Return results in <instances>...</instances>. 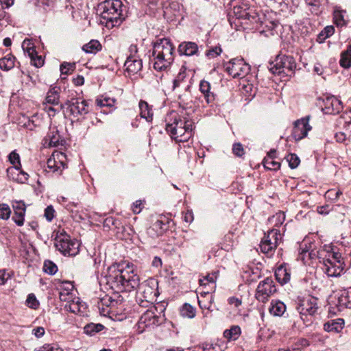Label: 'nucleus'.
I'll return each mask as SVG.
<instances>
[{
  "label": "nucleus",
  "instance_id": "nucleus-26",
  "mask_svg": "<svg viewBox=\"0 0 351 351\" xmlns=\"http://www.w3.org/2000/svg\"><path fill=\"white\" fill-rule=\"evenodd\" d=\"M45 141H49L51 147H57L62 143V138L56 128H50L49 131L45 137Z\"/></svg>",
  "mask_w": 351,
  "mask_h": 351
},
{
  "label": "nucleus",
  "instance_id": "nucleus-31",
  "mask_svg": "<svg viewBox=\"0 0 351 351\" xmlns=\"http://www.w3.org/2000/svg\"><path fill=\"white\" fill-rule=\"evenodd\" d=\"M199 90L203 94L207 104H210L215 100V96L210 91V85L208 82L205 80L201 81L199 84Z\"/></svg>",
  "mask_w": 351,
  "mask_h": 351
},
{
  "label": "nucleus",
  "instance_id": "nucleus-42",
  "mask_svg": "<svg viewBox=\"0 0 351 351\" xmlns=\"http://www.w3.org/2000/svg\"><path fill=\"white\" fill-rule=\"evenodd\" d=\"M186 77V69L184 66H182L178 74L176 77V78L173 80V88L175 89L177 87H179L181 84L184 82V80Z\"/></svg>",
  "mask_w": 351,
  "mask_h": 351
},
{
  "label": "nucleus",
  "instance_id": "nucleus-23",
  "mask_svg": "<svg viewBox=\"0 0 351 351\" xmlns=\"http://www.w3.org/2000/svg\"><path fill=\"white\" fill-rule=\"evenodd\" d=\"M219 271H214L211 274H208L204 278L199 280V284L201 286H208L207 293L210 291H214L216 287L215 282L218 278Z\"/></svg>",
  "mask_w": 351,
  "mask_h": 351
},
{
  "label": "nucleus",
  "instance_id": "nucleus-11",
  "mask_svg": "<svg viewBox=\"0 0 351 351\" xmlns=\"http://www.w3.org/2000/svg\"><path fill=\"white\" fill-rule=\"evenodd\" d=\"M276 291V286L272 278H266L259 282L255 296L259 302L265 303Z\"/></svg>",
  "mask_w": 351,
  "mask_h": 351
},
{
  "label": "nucleus",
  "instance_id": "nucleus-13",
  "mask_svg": "<svg viewBox=\"0 0 351 351\" xmlns=\"http://www.w3.org/2000/svg\"><path fill=\"white\" fill-rule=\"evenodd\" d=\"M67 158L64 153L54 152L47 162V167L53 172L61 174L62 171L67 167Z\"/></svg>",
  "mask_w": 351,
  "mask_h": 351
},
{
  "label": "nucleus",
  "instance_id": "nucleus-19",
  "mask_svg": "<svg viewBox=\"0 0 351 351\" xmlns=\"http://www.w3.org/2000/svg\"><path fill=\"white\" fill-rule=\"evenodd\" d=\"M322 269L329 277L339 276L343 269V263L337 261V263L329 261H323Z\"/></svg>",
  "mask_w": 351,
  "mask_h": 351
},
{
  "label": "nucleus",
  "instance_id": "nucleus-7",
  "mask_svg": "<svg viewBox=\"0 0 351 351\" xmlns=\"http://www.w3.org/2000/svg\"><path fill=\"white\" fill-rule=\"evenodd\" d=\"M136 298L140 306L147 307L155 301L156 291L152 280H145L142 283L138 282Z\"/></svg>",
  "mask_w": 351,
  "mask_h": 351
},
{
  "label": "nucleus",
  "instance_id": "nucleus-38",
  "mask_svg": "<svg viewBox=\"0 0 351 351\" xmlns=\"http://www.w3.org/2000/svg\"><path fill=\"white\" fill-rule=\"evenodd\" d=\"M15 58L12 55H8L0 59V69L9 71L14 66Z\"/></svg>",
  "mask_w": 351,
  "mask_h": 351
},
{
  "label": "nucleus",
  "instance_id": "nucleus-55",
  "mask_svg": "<svg viewBox=\"0 0 351 351\" xmlns=\"http://www.w3.org/2000/svg\"><path fill=\"white\" fill-rule=\"evenodd\" d=\"M11 213V210L9 206L6 204H0V219L6 220L9 219Z\"/></svg>",
  "mask_w": 351,
  "mask_h": 351
},
{
  "label": "nucleus",
  "instance_id": "nucleus-28",
  "mask_svg": "<svg viewBox=\"0 0 351 351\" xmlns=\"http://www.w3.org/2000/svg\"><path fill=\"white\" fill-rule=\"evenodd\" d=\"M275 276L276 280L280 284H286L291 279V274L289 269L285 266H280L275 271Z\"/></svg>",
  "mask_w": 351,
  "mask_h": 351
},
{
  "label": "nucleus",
  "instance_id": "nucleus-62",
  "mask_svg": "<svg viewBox=\"0 0 351 351\" xmlns=\"http://www.w3.org/2000/svg\"><path fill=\"white\" fill-rule=\"evenodd\" d=\"M221 52H222V49H221V47H215L207 51L206 56L209 58H214L218 56L219 55H220Z\"/></svg>",
  "mask_w": 351,
  "mask_h": 351
},
{
  "label": "nucleus",
  "instance_id": "nucleus-51",
  "mask_svg": "<svg viewBox=\"0 0 351 351\" xmlns=\"http://www.w3.org/2000/svg\"><path fill=\"white\" fill-rule=\"evenodd\" d=\"M333 19L337 26L342 27L346 25L344 13L342 11L335 10L333 14Z\"/></svg>",
  "mask_w": 351,
  "mask_h": 351
},
{
  "label": "nucleus",
  "instance_id": "nucleus-45",
  "mask_svg": "<svg viewBox=\"0 0 351 351\" xmlns=\"http://www.w3.org/2000/svg\"><path fill=\"white\" fill-rule=\"evenodd\" d=\"M305 2L312 14L317 15L320 12V0H305Z\"/></svg>",
  "mask_w": 351,
  "mask_h": 351
},
{
  "label": "nucleus",
  "instance_id": "nucleus-3",
  "mask_svg": "<svg viewBox=\"0 0 351 351\" xmlns=\"http://www.w3.org/2000/svg\"><path fill=\"white\" fill-rule=\"evenodd\" d=\"M154 69L166 70L174 60V46L170 39L164 38L157 40L153 48Z\"/></svg>",
  "mask_w": 351,
  "mask_h": 351
},
{
  "label": "nucleus",
  "instance_id": "nucleus-21",
  "mask_svg": "<svg viewBox=\"0 0 351 351\" xmlns=\"http://www.w3.org/2000/svg\"><path fill=\"white\" fill-rule=\"evenodd\" d=\"M178 51L180 56H198L199 47L194 42H182L179 45Z\"/></svg>",
  "mask_w": 351,
  "mask_h": 351
},
{
  "label": "nucleus",
  "instance_id": "nucleus-10",
  "mask_svg": "<svg viewBox=\"0 0 351 351\" xmlns=\"http://www.w3.org/2000/svg\"><path fill=\"white\" fill-rule=\"evenodd\" d=\"M281 240V234L277 229H271L265 234L260 243V249L263 253H272Z\"/></svg>",
  "mask_w": 351,
  "mask_h": 351
},
{
  "label": "nucleus",
  "instance_id": "nucleus-5",
  "mask_svg": "<svg viewBox=\"0 0 351 351\" xmlns=\"http://www.w3.org/2000/svg\"><path fill=\"white\" fill-rule=\"evenodd\" d=\"M158 313V307L155 306H152L147 309L141 316L135 326L136 332L141 334L147 329L154 328L155 326L160 325L163 319L160 315L157 314Z\"/></svg>",
  "mask_w": 351,
  "mask_h": 351
},
{
  "label": "nucleus",
  "instance_id": "nucleus-35",
  "mask_svg": "<svg viewBox=\"0 0 351 351\" xmlns=\"http://www.w3.org/2000/svg\"><path fill=\"white\" fill-rule=\"evenodd\" d=\"M101 324L89 323L84 327V332L89 336H95L104 329Z\"/></svg>",
  "mask_w": 351,
  "mask_h": 351
},
{
  "label": "nucleus",
  "instance_id": "nucleus-25",
  "mask_svg": "<svg viewBox=\"0 0 351 351\" xmlns=\"http://www.w3.org/2000/svg\"><path fill=\"white\" fill-rule=\"evenodd\" d=\"M66 308L73 313L82 315L86 312V305L77 298L76 300H72L69 302V304L66 306Z\"/></svg>",
  "mask_w": 351,
  "mask_h": 351
},
{
  "label": "nucleus",
  "instance_id": "nucleus-52",
  "mask_svg": "<svg viewBox=\"0 0 351 351\" xmlns=\"http://www.w3.org/2000/svg\"><path fill=\"white\" fill-rule=\"evenodd\" d=\"M286 159L291 169L296 168L300 162L299 157L295 154H289L286 157Z\"/></svg>",
  "mask_w": 351,
  "mask_h": 351
},
{
  "label": "nucleus",
  "instance_id": "nucleus-30",
  "mask_svg": "<svg viewBox=\"0 0 351 351\" xmlns=\"http://www.w3.org/2000/svg\"><path fill=\"white\" fill-rule=\"evenodd\" d=\"M60 88L53 87L51 88L47 94L45 98V103L47 104H51L52 106H58L60 102Z\"/></svg>",
  "mask_w": 351,
  "mask_h": 351
},
{
  "label": "nucleus",
  "instance_id": "nucleus-12",
  "mask_svg": "<svg viewBox=\"0 0 351 351\" xmlns=\"http://www.w3.org/2000/svg\"><path fill=\"white\" fill-rule=\"evenodd\" d=\"M67 106V112L70 113L73 118H78L88 113V106L85 100L80 98H72L65 103Z\"/></svg>",
  "mask_w": 351,
  "mask_h": 351
},
{
  "label": "nucleus",
  "instance_id": "nucleus-40",
  "mask_svg": "<svg viewBox=\"0 0 351 351\" xmlns=\"http://www.w3.org/2000/svg\"><path fill=\"white\" fill-rule=\"evenodd\" d=\"M180 315L183 317H186L189 319H192L195 317L196 314L195 308L191 305L190 304L185 303L183 304V306L180 308Z\"/></svg>",
  "mask_w": 351,
  "mask_h": 351
},
{
  "label": "nucleus",
  "instance_id": "nucleus-56",
  "mask_svg": "<svg viewBox=\"0 0 351 351\" xmlns=\"http://www.w3.org/2000/svg\"><path fill=\"white\" fill-rule=\"evenodd\" d=\"M9 161L15 166L21 167L20 156L16 151H12L8 156Z\"/></svg>",
  "mask_w": 351,
  "mask_h": 351
},
{
  "label": "nucleus",
  "instance_id": "nucleus-64",
  "mask_svg": "<svg viewBox=\"0 0 351 351\" xmlns=\"http://www.w3.org/2000/svg\"><path fill=\"white\" fill-rule=\"evenodd\" d=\"M202 351H220V348L217 344L206 343L202 345Z\"/></svg>",
  "mask_w": 351,
  "mask_h": 351
},
{
  "label": "nucleus",
  "instance_id": "nucleus-24",
  "mask_svg": "<svg viewBox=\"0 0 351 351\" xmlns=\"http://www.w3.org/2000/svg\"><path fill=\"white\" fill-rule=\"evenodd\" d=\"M286 311V305L280 300H272L269 307V312L276 317H281Z\"/></svg>",
  "mask_w": 351,
  "mask_h": 351
},
{
  "label": "nucleus",
  "instance_id": "nucleus-16",
  "mask_svg": "<svg viewBox=\"0 0 351 351\" xmlns=\"http://www.w3.org/2000/svg\"><path fill=\"white\" fill-rule=\"evenodd\" d=\"M342 109L343 106L341 100L335 96L327 97L324 100V107L322 110L325 114H338Z\"/></svg>",
  "mask_w": 351,
  "mask_h": 351
},
{
  "label": "nucleus",
  "instance_id": "nucleus-8",
  "mask_svg": "<svg viewBox=\"0 0 351 351\" xmlns=\"http://www.w3.org/2000/svg\"><path fill=\"white\" fill-rule=\"evenodd\" d=\"M225 71L233 78H243L250 71V66L243 58H233L223 64Z\"/></svg>",
  "mask_w": 351,
  "mask_h": 351
},
{
  "label": "nucleus",
  "instance_id": "nucleus-43",
  "mask_svg": "<svg viewBox=\"0 0 351 351\" xmlns=\"http://www.w3.org/2000/svg\"><path fill=\"white\" fill-rule=\"evenodd\" d=\"M22 48L29 57L36 55L35 46L33 42L29 39H25L22 43Z\"/></svg>",
  "mask_w": 351,
  "mask_h": 351
},
{
  "label": "nucleus",
  "instance_id": "nucleus-6",
  "mask_svg": "<svg viewBox=\"0 0 351 351\" xmlns=\"http://www.w3.org/2000/svg\"><path fill=\"white\" fill-rule=\"evenodd\" d=\"M56 248L64 256H73L78 254L80 244L65 232H58L55 238Z\"/></svg>",
  "mask_w": 351,
  "mask_h": 351
},
{
  "label": "nucleus",
  "instance_id": "nucleus-39",
  "mask_svg": "<svg viewBox=\"0 0 351 351\" xmlns=\"http://www.w3.org/2000/svg\"><path fill=\"white\" fill-rule=\"evenodd\" d=\"M246 15L247 17L245 20L251 23L259 24L262 23L258 11L254 7L248 5Z\"/></svg>",
  "mask_w": 351,
  "mask_h": 351
},
{
  "label": "nucleus",
  "instance_id": "nucleus-59",
  "mask_svg": "<svg viewBox=\"0 0 351 351\" xmlns=\"http://www.w3.org/2000/svg\"><path fill=\"white\" fill-rule=\"evenodd\" d=\"M31 60V62L36 67H40L44 64V60L43 59L41 56H38L37 52L36 51V55H33L29 57Z\"/></svg>",
  "mask_w": 351,
  "mask_h": 351
},
{
  "label": "nucleus",
  "instance_id": "nucleus-33",
  "mask_svg": "<svg viewBox=\"0 0 351 351\" xmlns=\"http://www.w3.org/2000/svg\"><path fill=\"white\" fill-rule=\"evenodd\" d=\"M338 125L348 133H351V111L343 112L339 118Z\"/></svg>",
  "mask_w": 351,
  "mask_h": 351
},
{
  "label": "nucleus",
  "instance_id": "nucleus-53",
  "mask_svg": "<svg viewBox=\"0 0 351 351\" xmlns=\"http://www.w3.org/2000/svg\"><path fill=\"white\" fill-rule=\"evenodd\" d=\"M27 306L32 309H37L39 306V302L33 293L28 295L26 300Z\"/></svg>",
  "mask_w": 351,
  "mask_h": 351
},
{
  "label": "nucleus",
  "instance_id": "nucleus-44",
  "mask_svg": "<svg viewBox=\"0 0 351 351\" xmlns=\"http://www.w3.org/2000/svg\"><path fill=\"white\" fill-rule=\"evenodd\" d=\"M263 164L265 168L269 170H278L280 167V163L271 158H265Z\"/></svg>",
  "mask_w": 351,
  "mask_h": 351
},
{
  "label": "nucleus",
  "instance_id": "nucleus-41",
  "mask_svg": "<svg viewBox=\"0 0 351 351\" xmlns=\"http://www.w3.org/2000/svg\"><path fill=\"white\" fill-rule=\"evenodd\" d=\"M248 10V5L243 3L238 6L234 8V14L239 19L245 20L247 17V11Z\"/></svg>",
  "mask_w": 351,
  "mask_h": 351
},
{
  "label": "nucleus",
  "instance_id": "nucleus-17",
  "mask_svg": "<svg viewBox=\"0 0 351 351\" xmlns=\"http://www.w3.org/2000/svg\"><path fill=\"white\" fill-rule=\"evenodd\" d=\"M124 67L125 71L129 75H135L142 69V60L136 55H130L125 62Z\"/></svg>",
  "mask_w": 351,
  "mask_h": 351
},
{
  "label": "nucleus",
  "instance_id": "nucleus-49",
  "mask_svg": "<svg viewBox=\"0 0 351 351\" xmlns=\"http://www.w3.org/2000/svg\"><path fill=\"white\" fill-rule=\"evenodd\" d=\"M204 293L206 295L204 298L206 299V301H204L203 300H198V303L202 309L210 310L212 306V302L213 301V297L212 295H210L206 292Z\"/></svg>",
  "mask_w": 351,
  "mask_h": 351
},
{
  "label": "nucleus",
  "instance_id": "nucleus-32",
  "mask_svg": "<svg viewBox=\"0 0 351 351\" xmlns=\"http://www.w3.org/2000/svg\"><path fill=\"white\" fill-rule=\"evenodd\" d=\"M338 125L348 133H351V111L343 112L339 118Z\"/></svg>",
  "mask_w": 351,
  "mask_h": 351
},
{
  "label": "nucleus",
  "instance_id": "nucleus-1",
  "mask_svg": "<svg viewBox=\"0 0 351 351\" xmlns=\"http://www.w3.org/2000/svg\"><path fill=\"white\" fill-rule=\"evenodd\" d=\"M138 280L134 265L130 263L113 265L107 276V283L117 291H131L138 285Z\"/></svg>",
  "mask_w": 351,
  "mask_h": 351
},
{
  "label": "nucleus",
  "instance_id": "nucleus-57",
  "mask_svg": "<svg viewBox=\"0 0 351 351\" xmlns=\"http://www.w3.org/2000/svg\"><path fill=\"white\" fill-rule=\"evenodd\" d=\"M342 194L340 190L330 189L326 193V197L332 201L337 200L339 196Z\"/></svg>",
  "mask_w": 351,
  "mask_h": 351
},
{
  "label": "nucleus",
  "instance_id": "nucleus-37",
  "mask_svg": "<svg viewBox=\"0 0 351 351\" xmlns=\"http://www.w3.org/2000/svg\"><path fill=\"white\" fill-rule=\"evenodd\" d=\"M241 333V328L239 326H232L230 329L223 332V336L228 340H237Z\"/></svg>",
  "mask_w": 351,
  "mask_h": 351
},
{
  "label": "nucleus",
  "instance_id": "nucleus-27",
  "mask_svg": "<svg viewBox=\"0 0 351 351\" xmlns=\"http://www.w3.org/2000/svg\"><path fill=\"white\" fill-rule=\"evenodd\" d=\"M344 320L341 318L330 320L324 325V329L327 332H339L344 326Z\"/></svg>",
  "mask_w": 351,
  "mask_h": 351
},
{
  "label": "nucleus",
  "instance_id": "nucleus-61",
  "mask_svg": "<svg viewBox=\"0 0 351 351\" xmlns=\"http://www.w3.org/2000/svg\"><path fill=\"white\" fill-rule=\"evenodd\" d=\"M232 152L234 155L239 157H241L245 154L243 145L239 143L233 145Z\"/></svg>",
  "mask_w": 351,
  "mask_h": 351
},
{
  "label": "nucleus",
  "instance_id": "nucleus-48",
  "mask_svg": "<svg viewBox=\"0 0 351 351\" xmlns=\"http://www.w3.org/2000/svg\"><path fill=\"white\" fill-rule=\"evenodd\" d=\"M350 136L351 133H348L346 130L338 132L335 135V137L337 142L344 144H348V143L350 141Z\"/></svg>",
  "mask_w": 351,
  "mask_h": 351
},
{
  "label": "nucleus",
  "instance_id": "nucleus-14",
  "mask_svg": "<svg viewBox=\"0 0 351 351\" xmlns=\"http://www.w3.org/2000/svg\"><path fill=\"white\" fill-rule=\"evenodd\" d=\"M298 310L302 315H314L317 308V298L312 296L307 295L300 300L298 304Z\"/></svg>",
  "mask_w": 351,
  "mask_h": 351
},
{
  "label": "nucleus",
  "instance_id": "nucleus-20",
  "mask_svg": "<svg viewBox=\"0 0 351 351\" xmlns=\"http://www.w3.org/2000/svg\"><path fill=\"white\" fill-rule=\"evenodd\" d=\"M318 256V252L315 250H309L306 244L301 245L299 250L298 258L301 260L304 265H311L313 260H315Z\"/></svg>",
  "mask_w": 351,
  "mask_h": 351
},
{
  "label": "nucleus",
  "instance_id": "nucleus-2",
  "mask_svg": "<svg viewBox=\"0 0 351 351\" xmlns=\"http://www.w3.org/2000/svg\"><path fill=\"white\" fill-rule=\"evenodd\" d=\"M193 122L183 119L175 112L166 117V130L171 138L177 142H186L192 136Z\"/></svg>",
  "mask_w": 351,
  "mask_h": 351
},
{
  "label": "nucleus",
  "instance_id": "nucleus-46",
  "mask_svg": "<svg viewBox=\"0 0 351 351\" xmlns=\"http://www.w3.org/2000/svg\"><path fill=\"white\" fill-rule=\"evenodd\" d=\"M335 32V28L332 25L326 26L324 29L318 34V40L319 42H323L327 38L332 36Z\"/></svg>",
  "mask_w": 351,
  "mask_h": 351
},
{
  "label": "nucleus",
  "instance_id": "nucleus-4",
  "mask_svg": "<svg viewBox=\"0 0 351 351\" xmlns=\"http://www.w3.org/2000/svg\"><path fill=\"white\" fill-rule=\"evenodd\" d=\"M123 3L120 0H106L99 5L101 23L111 29L121 25L124 19Z\"/></svg>",
  "mask_w": 351,
  "mask_h": 351
},
{
  "label": "nucleus",
  "instance_id": "nucleus-36",
  "mask_svg": "<svg viewBox=\"0 0 351 351\" xmlns=\"http://www.w3.org/2000/svg\"><path fill=\"white\" fill-rule=\"evenodd\" d=\"M339 64L345 69L351 66V45H348L347 49L341 52Z\"/></svg>",
  "mask_w": 351,
  "mask_h": 351
},
{
  "label": "nucleus",
  "instance_id": "nucleus-18",
  "mask_svg": "<svg viewBox=\"0 0 351 351\" xmlns=\"http://www.w3.org/2000/svg\"><path fill=\"white\" fill-rule=\"evenodd\" d=\"M12 208L14 210L12 220L17 226H23L25 221V215L26 211L25 202L23 201H14L12 202Z\"/></svg>",
  "mask_w": 351,
  "mask_h": 351
},
{
  "label": "nucleus",
  "instance_id": "nucleus-47",
  "mask_svg": "<svg viewBox=\"0 0 351 351\" xmlns=\"http://www.w3.org/2000/svg\"><path fill=\"white\" fill-rule=\"evenodd\" d=\"M43 270L46 274H48L49 275H54L57 271L58 267L55 263H53L51 261H45L44 262Z\"/></svg>",
  "mask_w": 351,
  "mask_h": 351
},
{
  "label": "nucleus",
  "instance_id": "nucleus-50",
  "mask_svg": "<svg viewBox=\"0 0 351 351\" xmlns=\"http://www.w3.org/2000/svg\"><path fill=\"white\" fill-rule=\"evenodd\" d=\"M114 103L115 99L108 97H101L96 99V104L99 107H112L114 105Z\"/></svg>",
  "mask_w": 351,
  "mask_h": 351
},
{
  "label": "nucleus",
  "instance_id": "nucleus-58",
  "mask_svg": "<svg viewBox=\"0 0 351 351\" xmlns=\"http://www.w3.org/2000/svg\"><path fill=\"white\" fill-rule=\"evenodd\" d=\"M75 64L69 62H63L60 65V72L62 74L68 75L70 71L74 70Z\"/></svg>",
  "mask_w": 351,
  "mask_h": 351
},
{
  "label": "nucleus",
  "instance_id": "nucleus-63",
  "mask_svg": "<svg viewBox=\"0 0 351 351\" xmlns=\"http://www.w3.org/2000/svg\"><path fill=\"white\" fill-rule=\"evenodd\" d=\"M228 302L230 305L236 308L238 311H240L239 307L242 304V300L241 298L236 297H230L228 299Z\"/></svg>",
  "mask_w": 351,
  "mask_h": 351
},
{
  "label": "nucleus",
  "instance_id": "nucleus-29",
  "mask_svg": "<svg viewBox=\"0 0 351 351\" xmlns=\"http://www.w3.org/2000/svg\"><path fill=\"white\" fill-rule=\"evenodd\" d=\"M140 110V116L145 119L147 121L151 122L153 119V112L152 106L143 100H141L138 104Z\"/></svg>",
  "mask_w": 351,
  "mask_h": 351
},
{
  "label": "nucleus",
  "instance_id": "nucleus-54",
  "mask_svg": "<svg viewBox=\"0 0 351 351\" xmlns=\"http://www.w3.org/2000/svg\"><path fill=\"white\" fill-rule=\"evenodd\" d=\"M285 219V213L282 212H279L277 213L275 215L272 216V217L269 219V221L271 223H275L274 226H279L283 223Z\"/></svg>",
  "mask_w": 351,
  "mask_h": 351
},
{
  "label": "nucleus",
  "instance_id": "nucleus-34",
  "mask_svg": "<svg viewBox=\"0 0 351 351\" xmlns=\"http://www.w3.org/2000/svg\"><path fill=\"white\" fill-rule=\"evenodd\" d=\"M102 49V46L101 43L97 40H91L87 44H85L82 47V49L86 53H93L95 54L97 52L100 51Z\"/></svg>",
  "mask_w": 351,
  "mask_h": 351
},
{
  "label": "nucleus",
  "instance_id": "nucleus-15",
  "mask_svg": "<svg viewBox=\"0 0 351 351\" xmlns=\"http://www.w3.org/2000/svg\"><path fill=\"white\" fill-rule=\"evenodd\" d=\"M308 122V117L295 121L292 136L295 141H300L307 136L308 132L312 128Z\"/></svg>",
  "mask_w": 351,
  "mask_h": 351
},
{
  "label": "nucleus",
  "instance_id": "nucleus-22",
  "mask_svg": "<svg viewBox=\"0 0 351 351\" xmlns=\"http://www.w3.org/2000/svg\"><path fill=\"white\" fill-rule=\"evenodd\" d=\"M8 176L20 183H25L27 180L29 175L21 169V167H12L7 169Z\"/></svg>",
  "mask_w": 351,
  "mask_h": 351
},
{
  "label": "nucleus",
  "instance_id": "nucleus-9",
  "mask_svg": "<svg viewBox=\"0 0 351 351\" xmlns=\"http://www.w3.org/2000/svg\"><path fill=\"white\" fill-rule=\"evenodd\" d=\"M296 64L293 57L279 55L276 57L274 65L269 69L274 73H284L287 75H289L293 73Z\"/></svg>",
  "mask_w": 351,
  "mask_h": 351
},
{
  "label": "nucleus",
  "instance_id": "nucleus-60",
  "mask_svg": "<svg viewBox=\"0 0 351 351\" xmlns=\"http://www.w3.org/2000/svg\"><path fill=\"white\" fill-rule=\"evenodd\" d=\"M44 110L48 113L49 117H53L62 108V106H60V107L58 106V108H55L54 106H52L51 104H44Z\"/></svg>",
  "mask_w": 351,
  "mask_h": 351
}]
</instances>
